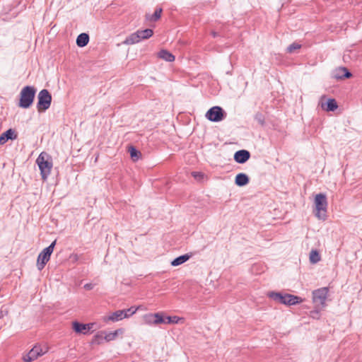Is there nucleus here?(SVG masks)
Wrapping results in <instances>:
<instances>
[{
    "label": "nucleus",
    "mask_w": 362,
    "mask_h": 362,
    "mask_svg": "<svg viewBox=\"0 0 362 362\" xmlns=\"http://www.w3.org/2000/svg\"><path fill=\"white\" fill-rule=\"evenodd\" d=\"M43 180H46L51 173L53 166L51 156L46 152H42L36 159Z\"/></svg>",
    "instance_id": "obj_1"
},
{
    "label": "nucleus",
    "mask_w": 362,
    "mask_h": 362,
    "mask_svg": "<svg viewBox=\"0 0 362 362\" xmlns=\"http://www.w3.org/2000/svg\"><path fill=\"white\" fill-rule=\"evenodd\" d=\"M267 296L278 303L287 305H296L303 301L301 298L297 296L280 292H269Z\"/></svg>",
    "instance_id": "obj_2"
},
{
    "label": "nucleus",
    "mask_w": 362,
    "mask_h": 362,
    "mask_svg": "<svg viewBox=\"0 0 362 362\" xmlns=\"http://www.w3.org/2000/svg\"><path fill=\"white\" fill-rule=\"evenodd\" d=\"M314 204H315V216L319 220H325L326 219V212L327 209V196L325 194L320 193L317 194L314 199Z\"/></svg>",
    "instance_id": "obj_3"
},
{
    "label": "nucleus",
    "mask_w": 362,
    "mask_h": 362,
    "mask_svg": "<svg viewBox=\"0 0 362 362\" xmlns=\"http://www.w3.org/2000/svg\"><path fill=\"white\" fill-rule=\"evenodd\" d=\"M36 89L33 86H27L23 88L20 93L18 106L22 108H28L33 104Z\"/></svg>",
    "instance_id": "obj_4"
},
{
    "label": "nucleus",
    "mask_w": 362,
    "mask_h": 362,
    "mask_svg": "<svg viewBox=\"0 0 362 362\" xmlns=\"http://www.w3.org/2000/svg\"><path fill=\"white\" fill-rule=\"evenodd\" d=\"M328 288L327 287L318 288L313 292V302L316 309L320 310L325 306Z\"/></svg>",
    "instance_id": "obj_5"
},
{
    "label": "nucleus",
    "mask_w": 362,
    "mask_h": 362,
    "mask_svg": "<svg viewBox=\"0 0 362 362\" xmlns=\"http://www.w3.org/2000/svg\"><path fill=\"white\" fill-rule=\"evenodd\" d=\"M55 245L56 240L53 241L48 247L43 249L39 254L37 260V267L40 271H41L49 262Z\"/></svg>",
    "instance_id": "obj_6"
},
{
    "label": "nucleus",
    "mask_w": 362,
    "mask_h": 362,
    "mask_svg": "<svg viewBox=\"0 0 362 362\" xmlns=\"http://www.w3.org/2000/svg\"><path fill=\"white\" fill-rule=\"evenodd\" d=\"M37 99V108L38 112H45L50 107L52 95L47 89H43L40 91Z\"/></svg>",
    "instance_id": "obj_7"
},
{
    "label": "nucleus",
    "mask_w": 362,
    "mask_h": 362,
    "mask_svg": "<svg viewBox=\"0 0 362 362\" xmlns=\"http://www.w3.org/2000/svg\"><path fill=\"white\" fill-rule=\"evenodd\" d=\"M226 116V113L219 106H214L206 113L205 117L211 122H218L223 120Z\"/></svg>",
    "instance_id": "obj_8"
},
{
    "label": "nucleus",
    "mask_w": 362,
    "mask_h": 362,
    "mask_svg": "<svg viewBox=\"0 0 362 362\" xmlns=\"http://www.w3.org/2000/svg\"><path fill=\"white\" fill-rule=\"evenodd\" d=\"M47 347H42L41 346H35L28 354H26L23 359L25 362H31L37 359L39 356L44 355L47 352Z\"/></svg>",
    "instance_id": "obj_9"
},
{
    "label": "nucleus",
    "mask_w": 362,
    "mask_h": 362,
    "mask_svg": "<svg viewBox=\"0 0 362 362\" xmlns=\"http://www.w3.org/2000/svg\"><path fill=\"white\" fill-rule=\"evenodd\" d=\"M143 321L144 324L148 325H158L162 324L163 322V313L146 314L143 316Z\"/></svg>",
    "instance_id": "obj_10"
},
{
    "label": "nucleus",
    "mask_w": 362,
    "mask_h": 362,
    "mask_svg": "<svg viewBox=\"0 0 362 362\" xmlns=\"http://www.w3.org/2000/svg\"><path fill=\"white\" fill-rule=\"evenodd\" d=\"M322 99L323 97L321 98L320 106L323 110L327 112H333L337 109L338 105L334 99L329 98L327 102H323Z\"/></svg>",
    "instance_id": "obj_11"
},
{
    "label": "nucleus",
    "mask_w": 362,
    "mask_h": 362,
    "mask_svg": "<svg viewBox=\"0 0 362 362\" xmlns=\"http://www.w3.org/2000/svg\"><path fill=\"white\" fill-rule=\"evenodd\" d=\"M250 153L247 150H240L235 153L234 160L238 163H244L249 160Z\"/></svg>",
    "instance_id": "obj_12"
},
{
    "label": "nucleus",
    "mask_w": 362,
    "mask_h": 362,
    "mask_svg": "<svg viewBox=\"0 0 362 362\" xmlns=\"http://www.w3.org/2000/svg\"><path fill=\"white\" fill-rule=\"evenodd\" d=\"M17 135L12 129H9L0 136V145L4 144L8 139H16Z\"/></svg>",
    "instance_id": "obj_13"
},
{
    "label": "nucleus",
    "mask_w": 362,
    "mask_h": 362,
    "mask_svg": "<svg viewBox=\"0 0 362 362\" xmlns=\"http://www.w3.org/2000/svg\"><path fill=\"white\" fill-rule=\"evenodd\" d=\"M352 76L351 73L345 67H340L335 71L334 78L337 79L349 78Z\"/></svg>",
    "instance_id": "obj_14"
},
{
    "label": "nucleus",
    "mask_w": 362,
    "mask_h": 362,
    "mask_svg": "<svg viewBox=\"0 0 362 362\" xmlns=\"http://www.w3.org/2000/svg\"><path fill=\"white\" fill-rule=\"evenodd\" d=\"M90 328V327L88 324H81L78 322H73V329L77 333L86 334Z\"/></svg>",
    "instance_id": "obj_15"
},
{
    "label": "nucleus",
    "mask_w": 362,
    "mask_h": 362,
    "mask_svg": "<svg viewBox=\"0 0 362 362\" xmlns=\"http://www.w3.org/2000/svg\"><path fill=\"white\" fill-rule=\"evenodd\" d=\"M249 177L245 173H239L236 175L235 183L239 187H243L249 183Z\"/></svg>",
    "instance_id": "obj_16"
},
{
    "label": "nucleus",
    "mask_w": 362,
    "mask_h": 362,
    "mask_svg": "<svg viewBox=\"0 0 362 362\" xmlns=\"http://www.w3.org/2000/svg\"><path fill=\"white\" fill-rule=\"evenodd\" d=\"M125 318V315L123 313L122 310H119L113 313H112L110 315H109L107 318V320L112 321V322H117L119 320H122Z\"/></svg>",
    "instance_id": "obj_17"
},
{
    "label": "nucleus",
    "mask_w": 362,
    "mask_h": 362,
    "mask_svg": "<svg viewBox=\"0 0 362 362\" xmlns=\"http://www.w3.org/2000/svg\"><path fill=\"white\" fill-rule=\"evenodd\" d=\"M158 57L166 62H172L175 60V56L168 50L162 49L158 53Z\"/></svg>",
    "instance_id": "obj_18"
},
{
    "label": "nucleus",
    "mask_w": 362,
    "mask_h": 362,
    "mask_svg": "<svg viewBox=\"0 0 362 362\" xmlns=\"http://www.w3.org/2000/svg\"><path fill=\"white\" fill-rule=\"evenodd\" d=\"M141 41L138 32H135L128 36L123 42L125 45H134Z\"/></svg>",
    "instance_id": "obj_19"
},
{
    "label": "nucleus",
    "mask_w": 362,
    "mask_h": 362,
    "mask_svg": "<svg viewBox=\"0 0 362 362\" xmlns=\"http://www.w3.org/2000/svg\"><path fill=\"white\" fill-rule=\"evenodd\" d=\"M89 42V36L86 33H81L76 39V45L80 47H83L88 45Z\"/></svg>",
    "instance_id": "obj_20"
},
{
    "label": "nucleus",
    "mask_w": 362,
    "mask_h": 362,
    "mask_svg": "<svg viewBox=\"0 0 362 362\" xmlns=\"http://www.w3.org/2000/svg\"><path fill=\"white\" fill-rule=\"evenodd\" d=\"M124 333V329L120 328L117 329L114 332L105 334L104 339L106 341H110L115 340L119 334Z\"/></svg>",
    "instance_id": "obj_21"
},
{
    "label": "nucleus",
    "mask_w": 362,
    "mask_h": 362,
    "mask_svg": "<svg viewBox=\"0 0 362 362\" xmlns=\"http://www.w3.org/2000/svg\"><path fill=\"white\" fill-rule=\"evenodd\" d=\"M190 257H191V255H189L188 254L181 255V256L175 258V259H173L171 262V265L174 266V267L179 266V265L185 263V262H187L190 258Z\"/></svg>",
    "instance_id": "obj_22"
},
{
    "label": "nucleus",
    "mask_w": 362,
    "mask_h": 362,
    "mask_svg": "<svg viewBox=\"0 0 362 362\" xmlns=\"http://www.w3.org/2000/svg\"><path fill=\"white\" fill-rule=\"evenodd\" d=\"M137 32H138V34L139 35L141 40L148 39L153 34V30L150 29V28H147V29L142 30H137Z\"/></svg>",
    "instance_id": "obj_23"
},
{
    "label": "nucleus",
    "mask_w": 362,
    "mask_h": 362,
    "mask_svg": "<svg viewBox=\"0 0 362 362\" xmlns=\"http://www.w3.org/2000/svg\"><path fill=\"white\" fill-rule=\"evenodd\" d=\"M163 322L162 324H177L179 322V321L181 320V318H180L177 316H173V317L166 316V317H165L163 315Z\"/></svg>",
    "instance_id": "obj_24"
},
{
    "label": "nucleus",
    "mask_w": 362,
    "mask_h": 362,
    "mask_svg": "<svg viewBox=\"0 0 362 362\" xmlns=\"http://www.w3.org/2000/svg\"><path fill=\"white\" fill-rule=\"evenodd\" d=\"M310 262L316 264L320 261V255L317 250H312L310 253Z\"/></svg>",
    "instance_id": "obj_25"
},
{
    "label": "nucleus",
    "mask_w": 362,
    "mask_h": 362,
    "mask_svg": "<svg viewBox=\"0 0 362 362\" xmlns=\"http://www.w3.org/2000/svg\"><path fill=\"white\" fill-rule=\"evenodd\" d=\"M161 13V8H156L153 14L151 16H147V18L151 21H156L160 18Z\"/></svg>",
    "instance_id": "obj_26"
},
{
    "label": "nucleus",
    "mask_w": 362,
    "mask_h": 362,
    "mask_svg": "<svg viewBox=\"0 0 362 362\" xmlns=\"http://www.w3.org/2000/svg\"><path fill=\"white\" fill-rule=\"evenodd\" d=\"M138 308L135 307H131L128 309H124L123 310V313L125 315V318H128L133 315L137 311Z\"/></svg>",
    "instance_id": "obj_27"
},
{
    "label": "nucleus",
    "mask_w": 362,
    "mask_h": 362,
    "mask_svg": "<svg viewBox=\"0 0 362 362\" xmlns=\"http://www.w3.org/2000/svg\"><path fill=\"white\" fill-rule=\"evenodd\" d=\"M129 152L130 153V156L132 157V158L134 160H138L139 158V156L140 155V152L138 151L135 148H134L133 146H131L129 148Z\"/></svg>",
    "instance_id": "obj_28"
},
{
    "label": "nucleus",
    "mask_w": 362,
    "mask_h": 362,
    "mask_svg": "<svg viewBox=\"0 0 362 362\" xmlns=\"http://www.w3.org/2000/svg\"><path fill=\"white\" fill-rule=\"evenodd\" d=\"M301 47V45L298 44V43H293L291 45H290L288 48H287V50L288 52L290 53H292L296 49H298Z\"/></svg>",
    "instance_id": "obj_29"
},
{
    "label": "nucleus",
    "mask_w": 362,
    "mask_h": 362,
    "mask_svg": "<svg viewBox=\"0 0 362 362\" xmlns=\"http://www.w3.org/2000/svg\"><path fill=\"white\" fill-rule=\"evenodd\" d=\"M255 119L261 124H263L264 122V119L262 113H257L255 115Z\"/></svg>",
    "instance_id": "obj_30"
},
{
    "label": "nucleus",
    "mask_w": 362,
    "mask_h": 362,
    "mask_svg": "<svg viewBox=\"0 0 362 362\" xmlns=\"http://www.w3.org/2000/svg\"><path fill=\"white\" fill-rule=\"evenodd\" d=\"M94 287V285L93 284L88 283L84 285V288L86 290H91Z\"/></svg>",
    "instance_id": "obj_31"
},
{
    "label": "nucleus",
    "mask_w": 362,
    "mask_h": 362,
    "mask_svg": "<svg viewBox=\"0 0 362 362\" xmlns=\"http://www.w3.org/2000/svg\"><path fill=\"white\" fill-rule=\"evenodd\" d=\"M6 314V312L3 311V310H0V319L4 317V316Z\"/></svg>",
    "instance_id": "obj_32"
},
{
    "label": "nucleus",
    "mask_w": 362,
    "mask_h": 362,
    "mask_svg": "<svg viewBox=\"0 0 362 362\" xmlns=\"http://www.w3.org/2000/svg\"><path fill=\"white\" fill-rule=\"evenodd\" d=\"M212 35H213V37H216V36H217V33H215V32H212Z\"/></svg>",
    "instance_id": "obj_33"
},
{
    "label": "nucleus",
    "mask_w": 362,
    "mask_h": 362,
    "mask_svg": "<svg viewBox=\"0 0 362 362\" xmlns=\"http://www.w3.org/2000/svg\"><path fill=\"white\" fill-rule=\"evenodd\" d=\"M192 175H193V176H194V177H196V176H197V173H192Z\"/></svg>",
    "instance_id": "obj_34"
}]
</instances>
